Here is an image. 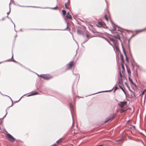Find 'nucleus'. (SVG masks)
<instances>
[{
    "label": "nucleus",
    "instance_id": "24",
    "mask_svg": "<svg viewBox=\"0 0 146 146\" xmlns=\"http://www.w3.org/2000/svg\"><path fill=\"white\" fill-rule=\"evenodd\" d=\"M119 78H122V74H121V72H119Z\"/></svg>",
    "mask_w": 146,
    "mask_h": 146
},
{
    "label": "nucleus",
    "instance_id": "8",
    "mask_svg": "<svg viewBox=\"0 0 146 146\" xmlns=\"http://www.w3.org/2000/svg\"><path fill=\"white\" fill-rule=\"evenodd\" d=\"M104 18L105 19L106 21L108 22V21L110 19V18L107 15H105L104 17Z\"/></svg>",
    "mask_w": 146,
    "mask_h": 146
},
{
    "label": "nucleus",
    "instance_id": "28",
    "mask_svg": "<svg viewBox=\"0 0 146 146\" xmlns=\"http://www.w3.org/2000/svg\"><path fill=\"white\" fill-rule=\"evenodd\" d=\"M70 106L71 108H73V106L72 104H70Z\"/></svg>",
    "mask_w": 146,
    "mask_h": 146
},
{
    "label": "nucleus",
    "instance_id": "26",
    "mask_svg": "<svg viewBox=\"0 0 146 146\" xmlns=\"http://www.w3.org/2000/svg\"><path fill=\"white\" fill-rule=\"evenodd\" d=\"M88 27L89 29H90V28H92V26L90 25H89L88 26Z\"/></svg>",
    "mask_w": 146,
    "mask_h": 146
},
{
    "label": "nucleus",
    "instance_id": "11",
    "mask_svg": "<svg viewBox=\"0 0 146 146\" xmlns=\"http://www.w3.org/2000/svg\"><path fill=\"white\" fill-rule=\"evenodd\" d=\"M119 84L121 85L123 84L122 79V78H119Z\"/></svg>",
    "mask_w": 146,
    "mask_h": 146
},
{
    "label": "nucleus",
    "instance_id": "21",
    "mask_svg": "<svg viewBox=\"0 0 146 146\" xmlns=\"http://www.w3.org/2000/svg\"><path fill=\"white\" fill-rule=\"evenodd\" d=\"M38 94V93L37 92H35L34 93H33L31 94L30 95L31 96H33L35 95H37Z\"/></svg>",
    "mask_w": 146,
    "mask_h": 146
},
{
    "label": "nucleus",
    "instance_id": "10",
    "mask_svg": "<svg viewBox=\"0 0 146 146\" xmlns=\"http://www.w3.org/2000/svg\"><path fill=\"white\" fill-rule=\"evenodd\" d=\"M116 115H115L114 114H113L112 115V117H111L109 119H108L107 121L106 122H105V123H106V122H107L108 121H110V120H112L113 118Z\"/></svg>",
    "mask_w": 146,
    "mask_h": 146
},
{
    "label": "nucleus",
    "instance_id": "19",
    "mask_svg": "<svg viewBox=\"0 0 146 146\" xmlns=\"http://www.w3.org/2000/svg\"><path fill=\"white\" fill-rule=\"evenodd\" d=\"M126 110H123V109L122 108L120 110V113H122L124 112Z\"/></svg>",
    "mask_w": 146,
    "mask_h": 146
},
{
    "label": "nucleus",
    "instance_id": "32",
    "mask_svg": "<svg viewBox=\"0 0 146 146\" xmlns=\"http://www.w3.org/2000/svg\"><path fill=\"white\" fill-rule=\"evenodd\" d=\"M145 29H146V28H145Z\"/></svg>",
    "mask_w": 146,
    "mask_h": 146
},
{
    "label": "nucleus",
    "instance_id": "2",
    "mask_svg": "<svg viewBox=\"0 0 146 146\" xmlns=\"http://www.w3.org/2000/svg\"><path fill=\"white\" fill-rule=\"evenodd\" d=\"M40 76L44 79L48 80L51 79L52 77L48 74H44L40 75Z\"/></svg>",
    "mask_w": 146,
    "mask_h": 146
},
{
    "label": "nucleus",
    "instance_id": "27",
    "mask_svg": "<svg viewBox=\"0 0 146 146\" xmlns=\"http://www.w3.org/2000/svg\"><path fill=\"white\" fill-rule=\"evenodd\" d=\"M86 36L87 37V38H89V36L88 34H86Z\"/></svg>",
    "mask_w": 146,
    "mask_h": 146
},
{
    "label": "nucleus",
    "instance_id": "4",
    "mask_svg": "<svg viewBox=\"0 0 146 146\" xmlns=\"http://www.w3.org/2000/svg\"><path fill=\"white\" fill-rule=\"evenodd\" d=\"M127 102H119L118 104V105L121 108H123L124 106L126 105L127 104Z\"/></svg>",
    "mask_w": 146,
    "mask_h": 146
},
{
    "label": "nucleus",
    "instance_id": "20",
    "mask_svg": "<svg viewBox=\"0 0 146 146\" xmlns=\"http://www.w3.org/2000/svg\"><path fill=\"white\" fill-rule=\"evenodd\" d=\"M62 12L63 15L65 16L66 13V11L64 10H63L62 11Z\"/></svg>",
    "mask_w": 146,
    "mask_h": 146
},
{
    "label": "nucleus",
    "instance_id": "9",
    "mask_svg": "<svg viewBox=\"0 0 146 146\" xmlns=\"http://www.w3.org/2000/svg\"><path fill=\"white\" fill-rule=\"evenodd\" d=\"M66 17L68 19H71L72 18L71 16L69 14V13H68L66 15Z\"/></svg>",
    "mask_w": 146,
    "mask_h": 146
},
{
    "label": "nucleus",
    "instance_id": "25",
    "mask_svg": "<svg viewBox=\"0 0 146 146\" xmlns=\"http://www.w3.org/2000/svg\"><path fill=\"white\" fill-rule=\"evenodd\" d=\"M126 60L127 62H128V58L126 55Z\"/></svg>",
    "mask_w": 146,
    "mask_h": 146
},
{
    "label": "nucleus",
    "instance_id": "16",
    "mask_svg": "<svg viewBox=\"0 0 146 146\" xmlns=\"http://www.w3.org/2000/svg\"><path fill=\"white\" fill-rule=\"evenodd\" d=\"M114 37L117 39H119V40H120V37L119 35H117L114 36Z\"/></svg>",
    "mask_w": 146,
    "mask_h": 146
},
{
    "label": "nucleus",
    "instance_id": "5",
    "mask_svg": "<svg viewBox=\"0 0 146 146\" xmlns=\"http://www.w3.org/2000/svg\"><path fill=\"white\" fill-rule=\"evenodd\" d=\"M70 3V0H68V1L66 3H64L65 8L67 9H69V6Z\"/></svg>",
    "mask_w": 146,
    "mask_h": 146
},
{
    "label": "nucleus",
    "instance_id": "31",
    "mask_svg": "<svg viewBox=\"0 0 146 146\" xmlns=\"http://www.w3.org/2000/svg\"><path fill=\"white\" fill-rule=\"evenodd\" d=\"M116 49L117 50V48H116Z\"/></svg>",
    "mask_w": 146,
    "mask_h": 146
},
{
    "label": "nucleus",
    "instance_id": "23",
    "mask_svg": "<svg viewBox=\"0 0 146 146\" xmlns=\"http://www.w3.org/2000/svg\"><path fill=\"white\" fill-rule=\"evenodd\" d=\"M118 86L119 87H120V88L124 92H125V91L123 89V88L120 85V84H118Z\"/></svg>",
    "mask_w": 146,
    "mask_h": 146
},
{
    "label": "nucleus",
    "instance_id": "7",
    "mask_svg": "<svg viewBox=\"0 0 146 146\" xmlns=\"http://www.w3.org/2000/svg\"><path fill=\"white\" fill-rule=\"evenodd\" d=\"M98 24L101 26L102 27H104L106 26L105 24L103 22H99L98 23Z\"/></svg>",
    "mask_w": 146,
    "mask_h": 146
},
{
    "label": "nucleus",
    "instance_id": "13",
    "mask_svg": "<svg viewBox=\"0 0 146 146\" xmlns=\"http://www.w3.org/2000/svg\"><path fill=\"white\" fill-rule=\"evenodd\" d=\"M112 28H111V31H114L116 30V27L114 25H113L112 26Z\"/></svg>",
    "mask_w": 146,
    "mask_h": 146
},
{
    "label": "nucleus",
    "instance_id": "3",
    "mask_svg": "<svg viewBox=\"0 0 146 146\" xmlns=\"http://www.w3.org/2000/svg\"><path fill=\"white\" fill-rule=\"evenodd\" d=\"M74 62L73 61L70 62L67 65V70L71 69L72 67L74 65Z\"/></svg>",
    "mask_w": 146,
    "mask_h": 146
},
{
    "label": "nucleus",
    "instance_id": "29",
    "mask_svg": "<svg viewBox=\"0 0 146 146\" xmlns=\"http://www.w3.org/2000/svg\"><path fill=\"white\" fill-rule=\"evenodd\" d=\"M57 6H56V7H54L53 9H57Z\"/></svg>",
    "mask_w": 146,
    "mask_h": 146
},
{
    "label": "nucleus",
    "instance_id": "14",
    "mask_svg": "<svg viewBox=\"0 0 146 146\" xmlns=\"http://www.w3.org/2000/svg\"><path fill=\"white\" fill-rule=\"evenodd\" d=\"M127 72L128 73L129 75H130L131 74V71H130V69L129 68H128L127 67Z\"/></svg>",
    "mask_w": 146,
    "mask_h": 146
},
{
    "label": "nucleus",
    "instance_id": "15",
    "mask_svg": "<svg viewBox=\"0 0 146 146\" xmlns=\"http://www.w3.org/2000/svg\"><path fill=\"white\" fill-rule=\"evenodd\" d=\"M62 139H59L56 142V143L58 144H59L60 143L62 142Z\"/></svg>",
    "mask_w": 146,
    "mask_h": 146
},
{
    "label": "nucleus",
    "instance_id": "12",
    "mask_svg": "<svg viewBox=\"0 0 146 146\" xmlns=\"http://www.w3.org/2000/svg\"><path fill=\"white\" fill-rule=\"evenodd\" d=\"M121 67L122 68V72L123 74L125 72V68L124 66L123 65V63H122V64L121 65Z\"/></svg>",
    "mask_w": 146,
    "mask_h": 146
},
{
    "label": "nucleus",
    "instance_id": "18",
    "mask_svg": "<svg viewBox=\"0 0 146 146\" xmlns=\"http://www.w3.org/2000/svg\"><path fill=\"white\" fill-rule=\"evenodd\" d=\"M129 80L130 81L132 84L133 85H134L135 84L130 77H129Z\"/></svg>",
    "mask_w": 146,
    "mask_h": 146
},
{
    "label": "nucleus",
    "instance_id": "1",
    "mask_svg": "<svg viewBox=\"0 0 146 146\" xmlns=\"http://www.w3.org/2000/svg\"><path fill=\"white\" fill-rule=\"evenodd\" d=\"M6 138L11 142H13L15 140V139L9 133L6 134Z\"/></svg>",
    "mask_w": 146,
    "mask_h": 146
},
{
    "label": "nucleus",
    "instance_id": "22",
    "mask_svg": "<svg viewBox=\"0 0 146 146\" xmlns=\"http://www.w3.org/2000/svg\"><path fill=\"white\" fill-rule=\"evenodd\" d=\"M121 59L122 61V63H123V62H124V60H123V57L122 55L121 56Z\"/></svg>",
    "mask_w": 146,
    "mask_h": 146
},
{
    "label": "nucleus",
    "instance_id": "30",
    "mask_svg": "<svg viewBox=\"0 0 146 146\" xmlns=\"http://www.w3.org/2000/svg\"><path fill=\"white\" fill-rule=\"evenodd\" d=\"M117 87H116L115 88V90H114V91H115V90H117Z\"/></svg>",
    "mask_w": 146,
    "mask_h": 146
},
{
    "label": "nucleus",
    "instance_id": "6",
    "mask_svg": "<svg viewBox=\"0 0 146 146\" xmlns=\"http://www.w3.org/2000/svg\"><path fill=\"white\" fill-rule=\"evenodd\" d=\"M146 30L145 29H139L138 30H136L135 31V32L136 33V34L139 33H140Z\"/></svg>",
    "mask_w": 146,
    "mask_h": 146
},
{
    "label": "nucleus",
    "instance_id": "17",
    "mask_svg": "<svg viewBox=\"0 0 146 146\" xmlns=\"http://www.w3.org/2000/svg\"><path fill=\"white\" fill-rule=\"evenodd\" d=\"M146 92V90H145L144 91H142L141 92V94L140 95H143L145 94V92Z\"/></svg>",
    "mask_w": 146,
    "mask_h": 146
}]
</instances>
